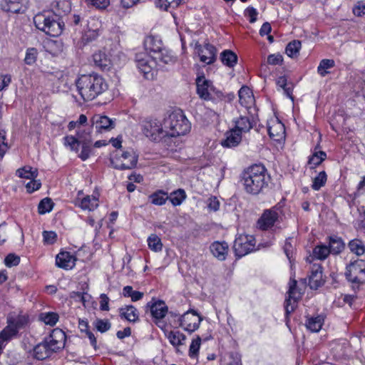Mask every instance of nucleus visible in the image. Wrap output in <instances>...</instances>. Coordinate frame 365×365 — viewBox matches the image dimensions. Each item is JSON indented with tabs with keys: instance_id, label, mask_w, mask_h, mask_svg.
<instances>
[{
	"instance_id": "nucleus-55",
	"label": "nucleus",
	"mask_w": 365,
	"mask_h": 365,
	"mask_svg": "<svg viewBox=\"0 0 365 365\" xmlns=\"http://www.w3.org/2000/svg\"><path fill=\"white\" fill-rule=\"evenodd\" d=\"M148 245L150 250L158 252L160 249V238L156 234L150 235L148 238Z\"/></svg>"
},
{
	"instance_id": "nucleus-48",
	"label": "nucleus",
	"mask_w": 365,
	"mask_h": 365,
	"mask_svg": "<svg viewBox=\"0 0 365 365\" xmlns=\"http://www.w3.org/2000/svg\"><path fill=\"white\" fill-rule=\"evenodd\" d=\"M327 179V175L324 171L320 172L314 179L312 185V187L314 190H319L323 187Z\"/></svg>"
},
{
	"instance_id": "nucleus-10",
	"label": "nucleus",
	"mask_w": 365,
	"mask_h": 365,
	"mask_svg": "<svg viewBox=\"0 0 365 365\" xmlns=\"http://www.w3.org/2000/svg\"><path fill=\"white\" fill-rule=\"evenodd\" d=\"M255 246V240L252 235H240L234 242V250L237 256L243 257L252 250Z\"/></svg>"
},
{
	"instance_id": "nucleus-17",
	"label": "nucleus",
	"mask_w": 365,
	"mask_h": 365,
	"mask_svg": "<svg viewBox=\"0 0 365 365\" xmlns=\"http://www.w3.org/2000/svg\"><path fill=\"white\" fill-rule=\"evenodd\" d=\"M197 93L200 98L209 101L211 99V92L213 91L212 83L206 79L204 76L196 78Z\"/></svg>"
},
{
	"instance_id": "nucleus-5",
	"label": "nucleus",
	"mask_w": 365,
	"mask_h": 365,
	"mask_svg": "<svg viewBox=\"0 0 365 365\" xmlns=\"http://www.w3.org/2000/svg\"><path fill=\"white\" fill-rule=\"evenodd\" d=\"M172 319L170 324L172 327H176L180 326L189 333H192L199 328L202 317L193 310H190L185 313L180 319L177 320L179 314H175L173 312L169 313Z\"/></svg>"
},
{
	"instance_id": "nucleus-38",
	"label": "nucleus",
	"mask_w": 365,
	"mask_h": 365,
	"mask_svg": "<svg viewBox=\"0 0 365 365\" xmlns=\"http://www.w3.org/2000/svg\"><path fill=\"white\" fill-rule=\"evenodd\" d=\"M79 206L83 210H88L89 211L93 210L98 206V198L94 196L91 197L87 195L81 200Z\"/></svg>"
},
{
	"instance_id": "nucleus-22",
	"label": "nucleus",
	"mask_w": 365,
	"mask_h": 365,
	"mask_svg": "<svg viewBox=\"0 0 365 365\" xmlns=\"http://www.w3.org/2000/svg\"><path fill=\"white\" fill-rule=\"evenodd\" d=\"M29 4V0H5L4 9L17 14L24 12Z\"/></svg>"
},
{
	"instance_id": "nucleus-49",
	"label": "nucleus",
	"mask_w": 365,
	"mask_h": 365,
	"mask_svg": "<svg viewBox=\"0 0 365 365\" xmlns=\"http://www.w3.org/2000/svg\"><path fill=\"white\" fill-rule=\"evenodd\" d=\"M64 145L66 147H69L72 151L78 153L79 150V145H81L78 139L73 135H67L64 137Z\"/></svg>"
},
{
	"instance_id": "nucleus-40",
	"label": "nucleus",
	"mask_w": 365,
	"mask_h": 365,
	"mask_svg": "<svg viewBox=\"0 0 365 365\" xmlns=\"http://www.w3.org/2000/svg\"><path fill=\"white\" fill-rule=\"evenodd\" d=\"M16 174L19 178L29 180L35 179L38 175L37 170H32L29 166H25L16 170Z\"/></svg>"
},
{
	"instance_id": "nucleus-51",
	"label": "nucleus",
	"mask_w": 365,
	"mask_h": 365,
	"mask_svg": "<svg viewBox=\"0 0 365 365\" xmlns=\"http://www.w3.org/2000/svg\"><path fill=\"white\" fill-rule=\"evenodd\" d=\"M202 339L200 336H197L192 339L189 349V356L192 358L196 357L200 348Z\"/></svg>"
},
{
	"instance_id": "nucleus-62",
	"label": "nucleus",
	"mask_w": 365,
	"mask_h": 365,
	"mask_svg": "<svg viewBox=\"0 0 365 365\" xmlns=\"http://www.w3.org/2000/svg\"><path fill=\"white\" fill-rule=\"evenodd\" d=\"M282 55L277 54H271L267 57V63L271 65H279L282 62Z\"/></svg>"
},
{
	"instance_id": "nucleus-20",
	"label": "nucleus",
	"mask_w": 365,
	"mask_h": 365,
	"mask_svg": "<svg viewBox=\"0 0 365 365\" xmlns=\"http://www.w3.org/2000/svg\"><path fill=\"white\" fill-rule=\"evenodd\" d=\"M186 194L184 190L179 189L170 193L169 196L161 191V205L169 200L173 205L178 206L185 200Z\"/></svg>"
},
{
	"instance_id": "nucleus-6",
	"label": "nucleus",
	"mask_w": 365,
	"mask_h": 365,
	"mask_svg": "<svg viewBox=\"0 0 365 365\" xmlns=\"http://www.w3.org/2000/svg\"><path fill=\"white\" fill-rule=\"evenodd\" d=\"M158 59H160L159 57L150 54L148 56L143 53H136L135 55L137 66L147 79L157 78L158 75Z\"/></svg>"
},
{
	"instance_id": "nucleus-12",
	"label": "nucleus",
	"mask_w": 365,
	"mask_h": 365,
	"mask_svg": "<svg viewBox=\"0 0 365 365\" xmlns=\"http://www.w3.org/2000/svg\"><path fill=\"white\" fill-rule=\"evenodd\" d=\"M195 51L202 63L210 65L216 61L217 50L214 46L209 43H205L204 45L196 43Z\"/></svg>"
},
{
	"instance_id": "nucleus-33",
	"label": "nucleus",
	"mask_w": 365,
	"mask_h": 365,
	"mask_svg": "<svg viewBox=\"0 0 365 365\" xmlns=\"http://www.w3.org/2000/svg\"><path fill=\"white\" fill-rule=\"evenodd\" d=\"M324 322L323 315H317V317H309L306 322L307 328L312 332H318L322 329Z\"/></svg>"
},
{
	"instance_id": "nucleus-28",
	"label": "nucleus",
	"mask_w": 365,
	"mask_h": 365,
	"mask_svg": "<svg viewBox=\"0 0 365 365\" xmlns=\"http://www.w3.org/2000/svg\"><path fill=\"white\" fill-rule=\"evenodd\" d=\"M120 317L130 322H135L138 320V312L133 305H127L119 309Z\"/></svg>"
},
{
	"instance_id": "nucleus-21",
	"label": "nucleus",
	"mask_w": 365,
	"mask_h": 365,
	"mask_svg": "<svg viewBox=\"0 0 365 365\" xmlns=\"http://www.w3.org/2000/svg\"><path fill=\"white\" fill-rule=\"evenodd\" d=\"M160 299L153 297L145 306V313L150 314L153 322L158 326L160 322Z\"/></svg>"
},
{
	"instance_id": "nucleus-24",
	"label": "nucleus",
	"mask_w": 365,
	"mask_h": 365,
	"mask_svg": "<svg viewBox=\"0 0 365 365\" xmlns=\"http://www.w3.org/2000/svg\"><path fill=\"white\" fill-rule=\"evenodd\" d=\"M309 286L312 289H317L322 283V270L319 264H314L309 275Z\"/></svg>"
},
{
	"instance_id": "nucleus-45",
	"label": "nucleus",
	"mask_w": 365,
	"mask_h": 365,
	"mask_svg": "<svg viewBox=\"0 0 365 365\" xmlns=\"http://www.w3.org/2000/svg\"><path fill=\"white\" fill-rule=\"evenodd\" d=\"M123 294L126 297H130L133 302H137L141 299L144 295L143 292L134 291L131 286L124 287L123 289Z\"/></svg>"
},
{
	"instance_id": "nucleus-41",
	"label": "nucleus",
	"mask_w": 365,
	"mask_h": 365,
	"mask_svg": "<svg viewBox=\"0 0 365 365\" xmlns=\"http://www.w3.org/2000/svg\"><path fill=\"white\" fill-rule=\"evenodd\" d=\"M348 246L351 252L358 256H360L365 252V245L363 242L359 239L351 240Z\"/></svg>"
},
{
	"instance_id": "nucleus-23",
	"label": "nucleus",
	"mask_w": 365,
	"mask_h": 365,
	"mask_svg": "<svg viewBox=\"0 0 365 365\" xmlns=\"http://www.w3.org/2000/svg\"><path fill=\"white\" fill-rule=\"evenodd\" d=\"M238 94L240 104L247 108H251L255 103V98L250 88L247 86H242Z\"/></svg>"
},
{
	"instance_id": "nucleus-8",
	"label": "nucleus",
	"mask_w": 365,
	"mask_h": 365,
	"mask_svg": "<svg viewBox=\"0 0 365 365\" xmlns=\"http://www.w3.org/2000/svg\"><path fill=\"white\" fill-rule=\"evenodd\" d=\"M182 146L183 143L180 137L164 133L161 138V157L174 158Z\"/></svg>"
},
{
	"instance_id": "nucleus-9",
	"label": "nucleus",
	"mask_w": 365,
	"mask_h": 365,
	"mask_svg": "<svg viewBox=\"0 0 365 365\" xmlns=\"http://www.w3.org/2000/svg\"><path fill=\"white\" fill-rule=\"evenodd\" d=\"M345 275L348 281L354 284L365 282V261L357 259L346 267Z\"/></svg>"
},
{
	"instance_id": "nucleus-36",
	"label": "nucleus",
	"mask_w": 365,
	"mask_h": 365,
	"mask_svg": "<svg viewBox=\"0 0 365 365\" xmlns=\"http://www.w3.org/2000/svg\"><path fill=\"white\" fill-rule=\"evenodd\" d=\"M222 62L229 66L233 67L237 61V55L230 50H225L221 53L220 55Z\"/></svg>"
},
{
	"instance_id": "nucleus-4",
	"label": "nucleus",
	"mask_w": 365,
	"mask_h": 365,
	"mask_svg": "<svg viewBox=\"0 0 365 365\" xmlns=\"http://www.w3.org/2000/svg\"><path fill=\"white\" fill-rule=\"evenodd\" d=\"M34 23L38 30L53 37L60 36L65 26L62 17L51 11L37 14L34 17Z\"/></svg>"
},
{
	"instance_id": "nucleus-31",
	"label": "nucleus",
	"mask_w": 365,
	"mask_h": 365,
	"mask_svg": "<svg viewBox=\"0 0 365 365\" xmlns=\"http://www.w3.org/2000/svg\"><path fill=\"white\" fill-rule=\"evenodd\" d=\"M241 134L235 129H232L227 133L226 139L222 143V146L227 148L235 147L242 140Z\"/></svg>"
},
{
	"instance_id": "nucleus-19",
	"label": "nucleus",
	"mask_w": 365,
	"mask_h": 365,
	"mask_svg": "<svg viewBox=\"0 0 365 365\" xmlns=\"http://www.w3.org/2000/svg\"><path fill=\"white\" fill-rule=\"evenodd\" d=\"M76 257L68 252H61L56 257V264L64 269H71L75 266Z\"/></svg>"
},
{
	"instance_id": "nucleus-44",
	"label": "nucleus",
	"mask_w": 365,
	"mask_h": 365,
	"mask_svg": "<svg viewBox=\"0 0 365 365\" xmlns=\"http://www.w3.org/2000/svg\"><path fill=\"white\" fill-rule=\"evenodd\" d=\"M301 41L294 40L288 43L286 47V53L292 58H295L299 55L301 48Z\"/></svg>"
},
{
	"instance_id": "nucleus-3",
	"label": "nucleus",
	"mask_w": 365,
	"mask_h": 365,
	"mask_svg": "<svg viewBox=\"0 0 365 365\" xmlns=\"http://www.w3.org/2000/svg\"><path fill=\"white\" fill-rule=\"evenodd\" d=\"M242 182L247 193L257 195L267 185L266 168L261 164L250 166L242 174Z\"/></svg>"
},
{
	"instance_id": "nucleus-37",
	"label": "nucleus",
	"mask_w": 365,
	"mask_h": 365,
	"mask_svg": "<svg viewBox=\"0 0 365 365\" xmlns=\"http://www.w3.org/2000/svg\"><path fill=\"white\" fill-rule=\"evenodd\" d=\"M56 14L63 18V16L70 13L71 10V3L69 0H58L56 2Z\"/></svg>"
},
{
	"instance_id": "nucleus-15",
	"label": "nucleus",
	"mask_w": 365,
	"mask_h": 365,
	"mask_svg": "<svg viewBox=\"0 0 365 365\" xmlns=\"http://www.w3.org/2000/svg\"><path fill=\"white\" fill-rule=\"evenodd\" d=\"M267 131L270 138L274 141L280 142L285 137L284 125L277 118H272L267 122Z\"/></svg>"
},
{
	"instance_id": "nucleus-50",
	"label": "nucleus",
	"mask_w": 365,
	"mask_h": 365,
	"mask_svg": "<svg viewBox=\"0 0 365 365\" xmlns=\"http://www.w3.org/2000/svg\"><path fill=\"white\" fill-rule=\"evenodd\" d=\"M18 331L15 327H13L11 324L7 326L0 332V335L4 339L5 341H9L13 337L18 334Z\"/></svg>"
},
{
	"instance_id": "nucleus-43",
	"label": "nucleus",
	"mask_w": 365,
	"mask_h": 365,
	"mask_svg": "<svg viewBox=\"0 0 365 365\" xmlns=\"http://www.w3.org/2000/svg\"><path fill=\"white\" fill-rule=\"evenodd\" d=\"M330 253L329 247L324 245H318L313 250V257L320 260L325 259Z\"/></svg>"
},
{
	"instance_id": "nucleus-7",
	"label": "nucleus",
	"mask_w": 365,
	"mask_h": 365,
	"mask_svg": "<svg viewBox=\"0 0 365 365\" xmlns=\"http://www.w3.org/2000/svg\"><path fill=\"white\" fill-rule=\"evenodd\" d=\"M138 155L133 150L123 152L120 155L115 153L110 157V162L112 167L117 170H131L136 167Z\"/></svg>"
},
{
	"instance_id": "nucleus-2",
	"label": "nucleus",
	"mask_w": 365,
	"mask_h": 365,
	"mask_svg": "<svg viewBox=\"0 0 365 365\" xmlns=\"http://www.w3.org/2000/svg\"><path fill=\"white\" fill-rule=\"evenodd\" d=\"M76 84L78 93L85 101L95 99L108 89L106 80L94 73L81 76Z\"/></svg>"
},
{
	"instance_id": "nucleus-25",
	"label": "nucleus",
	"mask_w": 365,
	"mask_h": 365,
	"mask_svg": "<svg viewBox=\"0 0 365 365\" xmlns=\"http://www.w3.org/2000/svg\"><path fill=\"white\" fill-rule=\"evenodd\" d=\"M28 323V317L25 314L10 313L7 317V324H11L19 331L20 329L24 328Z\"/></svg>"
},
{
	"instance_id": "nucleus-57",
	"label": "nucleus",
	"mask_w": 365,
	"mask_h": 365,
	"mask_svg": "<svg viewBox=\"0 0 365 365\" xmlns=\"http://www.w3.org/2000/svg\"><path fill=\"white\" fill-rule=\"evenodd\" d=\"M19 262L20 258L15 254H9L4 259V263L6 266L9 267L16 266L19 264Z\"/></svg>"
},
{
	"instance_id": "nucleus-52",
	"label": "nucleus",
	"mask_w": 365,
	"mask_h": 365,
	"mask_svg": "<svg viewBox=\"0 0 365 365\" xmlns=\"http://www.w3.org/2000/svg\"><path fill=\"white\" fill-rule=\"evenodd\" d=\"M327 158V154L324 151H319L314 153L309 160V164L314 168L322 163L323 160Z\"/></svg>"
},
{
	"instance_id": "nucleus-30",
	"label": "nucleus",
	"mask_w": 365,
	"mask_h": 365,
	"mask_svg": "<svg viewBox=\"0 0 365 365\" xmlns=\"http://www.w3.org/2000/svg\"><path fill=\"white\" fill-rule=\"evenodd\" d=\"M52 354L53 353L45 340L37 344L34 349V356L38 360H43Z\"/></svg>"
},
{
	"instance_id": "nucleus-14",
	"label": "nucleus",
	"mask_w": 365,
	"mask_h": 365,
	"mask_svg": "<svg viewBox=\"0 0 365 365\" xmlns=\"http://www.w3.org/2000/svg\"><path fill=\"white\" fill-rule=\"evenodd\" d=\"M143 133L152 141H157L160 137V125L157 118H146L143 122Z\"/></svg>"
},
{
	"instance_id": "nucleus-26",
	"label": "nucleus",
	"mask_w": 365,
	"mask_h": 365,
	"mask_svg": "<svg viewBox=\"0 0 365 365\" xmlns=\"http://www.w3.org/2000/svg\"><path fill=\"white\" fill-rule=\"evenodd\" d=\"M210 251L219 260H225L228 252V245L225 242H215L210 246Z\"/></svg>"
},
{
	"instance_id": "nucleus-16",
	"label": "nucleus",
	"mask_w": 365,
	"mask_h": 365,
	"mask_svg": "<svg viewBox=\"0 0 365 365\" xmlns=\"http://www.w3.org/2000/svg\"><path fill=\"white\" fill-rule=\"evenodd\" d=\"M279 214L276 209L265 210L257 221L259 228L266 230L272 227L278 220Z\"/></svg>"
},
{
	"instance_id": "nucleus-27",
	"label": "nucleus",
	"mask_w": 365,
	"mask_h": 365,
	"mask_svg": "<svg viewBox=\"0 0 365 365\" xmlns=\"http://www.w3.org/2000/svg\"><path fill=\"white\" fill-rule=\"evenodd\" d=\"M93 123L98 131L101 130H110L114 128V122L106 115H96L93 118Z\"/></svg>"
},
{
	"instance_id": "nucleus-60",
	"label": "nucleus",
	"mask_w": 365,
	"mask_h": 365,
	"mask_svg": "<svg viewBox=\"0 0 365 365\" xmlns=\"http://www.w3.org/2000/svg\"><path fill=\"white\" fill-rule=\"evenodd\" d=\"M92 6L97 9H104L107 8L110 3V0H86Z\"/></svg>"
},
{
	"instance_id": "nucleus-56",
	"label": "nucleus",
	"mask_w": 365,
	"mask_h": 365,
	"mask_svg": "<svg viewBox=\"0 0 365 365\" xmlns=\"http://www.w3.org/2000/svg\"><path fill=\"white\" fill-rule=\"evenodd\" d=\"M94 326L96 329L101 333L109 330L111 327L110 323L108 320H103L99 319L96 320L94 322Z\"/></svg>"
},
{
	"instance_id": "nucleus-53",
	"label": "nucleus",
	"mask_w": 365,
	"mask_h": 365,
	"mask_svg": "<svg viewBox=\"0 0 365 365\" xmlns=\"http://www.w3.org/2000/svg\"><path fill=\"white\" fill-rule=\"evenodd\" d=\"M38 51L35 48H29L26 50L24 62L27 65H33L37 60Z\"/></svg>"
},
{
	"instance_id": "nucleus-46",
	"label": "nucleus",
	"mask_w": 365,
	"mask_h": 365,
	"mask_svg": "<svg viewBox=\"0 0 365 365\" xmlns=\"http://www.w3.org/2000/svg\"><path fill=\"white\" fill-rule=\"evenodd\" d=\"M54 205L53 202L49 197H45L41 200L38 206V212L41 215L46 214L51 211Z\"/></svg>"
},
{
	"instance_id": "nucleus-63",
	"label": "nucleus",
	"mask_w": 365,
	"mask_h": 365,
	"mask_svg": "<svg viewBox=\"0 0 365 365\" xmlns=\"http://www.w3.org/2000/svg\"><path fill=\"white\" fill-rule=\"evenodd\" d=\"M41 183L38 181L35 180L34 179L31 180L26 185V187L27 189V191L29 192H33L35 190H38L41 187Z\"/></svg>"
},
{
	"instance_id": "nucleus-11",
	"label": "nucleus",
	"mask_w": 365,
	"mask_h": 365,
	"mask_svg": "<svg viewBox=\"0 0 365 365\" xmlns=\"http://www.w3.org/2000/svg\"><path fill=\"white\" fill-rule=\"evenodd\" d=\"M66 339V336L63 331L60 329H54L44 340L53 354L64 347Z\"/></svg>"
},
{
	"instance_id": "nucleus-47",
	"label": "nucleus",
	"mask_w": 365,
	"mask_h": 365,
	"mask_svg": "<svg viewBox=\"0 0 365 365\" xmlns=\"http://www.w3.org/2000/svg\"><path fill=\"white\" fill-rule=\"evenodd\" d=\"M91 143L92 139H86L82 141V149L81 153L78 155V157L83 161L86 160L91 155Z\"/></svg>"
},
{
	"instance_id": "nucleus-42",
	"label": "nucleus",
	"mask_w": 365,
	"mask_h": 365,
	"mask_svg": "<svg viewBox=\"0 0 365 365\" xmlns=\"http://www.w3.org/2000/svg\"><path fill=\"white\" fill-rule=\"evenodd\" d=\"M59 316L56 312L41 313L39 315V319L46 324L51 327L54 326L58 321Z\"/></svg>"
},
{
	"instance_id": "nucleus-18",
	"label": "nucleus",
	"mask_w": 365,
	"mask_h": 365,
	"mask_svg": "<svg viewBox=\"0 0 365 365\" xmlns=\"http://www.w3.org/2000/svg\"><path fill=\"white\" fill-rule=\"evenodd\" d=\"M163 332L170 344L179 351V347L185 343L186 336L178 330L168 331L166 328L163 329Z\"/></svg>"
},
{
	"instance_id": "nucleus-13",
	"label": "nucleus",
	"mask_w": 365,
	"mask_h": 365,
	"mask_svg": "<svg viewBox=\"0 0 365 365\" xmlns=\"http://www.w3.org/2000/svg\"><path fill=\"white\" fill-rule=\"evenodd\" d=\"M288 297L285 300L286 314L289 315L294 312L297 307V302L302 297V293L297 289V281L293 280L289 282V289L287 292Z\"/></svg>"
},
{
	"instance_id": "nucleus-64",
	"label": "nucleus",
	"mask_w": 365,
	"mask_h": 365,
	"mask_svg": "<svg viewBox=\"0 0 365 365\" xmlns=\"http://www.w3.org/2000/svg\"><path fill=\"white\" fill-rule=\"evenodd\" d=\"M365 193V175L362 178L361 180L359 182L356 190L354 193L355 196H359Z\"/></svg>"
},
{
	"instance_id": "nucleus-58",
	"label": "nucleus",
	"mask_w": 365,
	"mask_h": 365,
	"mask_svg": "<svg viewBox=\"0 0 365 365\" xmlns=\"http://www.w3.org/2000/svg\"><path fill=\"white\" fill-rule=\"evenodd\" d=\"M43 237L44 242L50 245L53 244L57 239V235L53 231H43Z\"/></svg>"
},
{
	"instance_id": "nucleus-59",
	"label": "nucleus",
	"mask_w": 365,
	"mask_h": 365,
	"mask_svg": "<svg viewBox=\"0 0 365 365\" xmlns=\"http://www.w3.org/2000/svg\"><path fill=\"white\" fill-rule=\"evenodd\" d=\"M292 242H293L292 238H288L286 240L284 245V252L289 260L291 259V258L292 257L293 250H294Z\"/></svg>"
},
{
	"instance_id": "nucleus-39",
	"label": "nucleus",
	"mask_w": 365,
	"mask_h": 365,
	"mask_svg": "<svg viewBox=\"0 0 365 365\" xmlns=\"http://www.w3.org/2000/svg\"><path fill=\"white\" fill-rule=\"evenodd\" d=\"M334 66L335 62L333 59H322L317 67V72L322 77H324L330 73L328 70Z\"/></svg>"
},
{
	"instance_id": "nucleus-32",
	"label": "nucleus",
	"mask_w": 365,
	"mask_h": 365,
	"mask_svg": "<svg viewBox=\"0 0 365 365\" xmlns=\"http://www.w3.org/2000/svg\"><path fill=\"white\" fill-rule=\"evenodd\" d=\"M235 127L234 129L242 133L248 132L253 127V122L247 115L240 116L235 120Z\"/></svg>"
},
{
	"instance_id": "nucleus-35",
	"label": "nucleus",
	"mask_w": 365,
	"mask_h": 365,
	"mask_svg": "<svg viewBox=\"0 0 365 365\" xmlns=\"http://www.w3.org/2000/svg\"><path fill=\"white\" fill-rule=\"evenodd\" d=\"M329 247L331 254L337 255L344 250V243L339 237H329Z\"/></svg>"
},
{
	"instance_id": "nucleus-61",
	"label": "nucleus",
	"mask_w": 365,
	"mask_h": 365,
	"mask_svg": "<svg viewBox=\"0 0 365 365\" xmlns=\"http://www.w3.org/2000/svg\"><path fill=\"white\" fill-rule=\"evenodd\" d=\"M161 61L165 63H172L175 61V57L170 52L161 48Z\"/></svg>"
},
{
	"instance_id": "nucleus-54",
	"label": "nucleus",
	"mask_w": 365,
	"mask_h": 365,
	"mask_svg": "<svg viewBox=\"0 0 365 365\" xmlns=\"http://www.w3.org/2000/svg\"><path fill=\"white\" fill-rule=\"evenodd\" d=\"M8 149V144L6 143V132L4 130L0 129V160L3 158Z\"/></svg>"
},
{
	"instance_id": "nucleus-34",
	"label": "nucleus",
	"mask_w": 365,
	"mask_h": 365,
	"mask_svg": "<svg viewBox=\"0 0 365 365\" xmlns=\"http://www.w3.org/2000/svg\"><path fill=\"white\" fill-rule=\"evenodd\" d=\"M94 63L102 70H108L110 66V61L103 52L95 53L93 56Z\"/></svg>"
},
{
	"instance_id": "nucleus-1",
	"label": "nucleus",
	"mask_w": 365,
	"mask_h": 365,
	"mask_svg": "<svg viewBox=\"0 0 365 365\" xmlns=\"http://www.w3.org/2000/svg\"><path fill=\"white\" fill-rule=\"evenodd\" d=\"M192 124L184 112L179 108L166 111L161 122V133L182 137L187 135Z\"/></svg>"
},
{
	"instance_id": "nucleus-29",
	"label": "nucleus",
	"mask_w": 365,
	"mask_h": 365,
	"mask_svg": "<svg viewBox=\"0 0 365 365\" xmlns=\"http://www.w3.org/2000/svg\"><path fill=\"white\" fill-rule=\"evenodd\" d=\"M159 41L155 39L153 35L148 36L144 41V47L150 55H153L160 58Z\"/></svg>"
}]
</instances>
